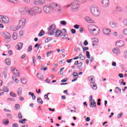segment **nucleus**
Returning a JSON list of instances; mask_svg holds the SVG:
<instances>
[{"label": "nucleus", "mask_w": 127, "mask_h": 127, "mask_svg": "<svg viewBox=\"0 0 127 127\" xmlns=\"http://www.w3.org/2000/svg\"><path fill=\"white\" fill-rule=\"evenodd\" d=\"M88 31L90 34L92 35H98V34H100V29H99V28L93 25L89 26Z\"/></svg>", "instance_id": "nucleus-1"}, {"label": "nucleus", "mask_w": 127, "mask_h": 127, "mask_svg": "<svg viewBox=\"0 0 127 127\" xmlns=\"http://www.w3.org/2000/svg\"><path fill=\"white\" fill-rule=\"evenodd\" d=\"M0 35L4 37L6 43L10 42V41L11 40V35H10V33L5 31H2L0 32Z\"/></svg>", "instance_id": "nucleus-2"}, {"label": "nucleus", "mask_w": 127, "mask_h": 127, "mask_svg": "<svg viewBox=\"0 0 127 127\" xmlns=\"http://www.w3.org/2000/svg\"><path fill=\"white\" fill-rule=\"evenodd\" d=\"M51 9L56 12H61V11H62V8L60 5L56 3H52L51 5Z\"/></svg>", "instance_id": "nucleus-3"}, {"label": "nucleus", "mask_w": 127, "mask_h": 127, "mask_svg": "<svg viewBox=\"0 0 127 127\" xmlns=\"http://www.w3.org/2000/svg\"><path fill=\"white\" fill-rule=\"evenodd\" d=\"M79 4H80L79 0H74L71 4L65 6V7H69V6H71V9H77V8H79Z\"/></svg>", "instance_id": "nucleus-4"}, {"label": "nucleus", "mask_w": 127, "mask_h": 127, "mask_svg": "<svg viewBox=\"0 0 127 127\" xmlns=\"http://www.w3.org/2000/svg\"><path fill=\"white\" fill-rule=\"evenodd\" d=\"M90 9L93 15L94 16H99L100 15V11H99V9L97 6L92 5L91 6Z\"/></svg>", "instance_id": "nucleus-5"}, {"label": "nucleus", "mask_w": 127, "mask_h": 127, "mask_svg": "<svg viewBox=\"0 0 127 127\" xmlns=\"http://www.w3.org/2000/svg\"><path fill=\"white\" fill-rule=\"evenodd\" d=\"M56 25H55L54 24H53L50 26L48 28V34L49 35H54V34H55V32H56Z\"/></svg>", "instance_id": "nucleus-6"}, {"label": "nucleus", "mask_w": 127, "mask_h": 127, "mask_svg": "<svg viewBox=\"0 0 127 127\" xmlns=\"http://www.w3.org/2000/svg\"><path fill=\"white\" fill-rule=\"evenodd\" d=\"M0 22L2 23H8L9 22V18L6 16L0 15Z\"/></svg>", "instance_id": "nucleus-7"}, {"label": "nucleus", "mask_w": 127, "mask_h": 127, "mask_svg": "<svg viewBox=\"0 0 127 127\" xmlns=\"http://www.w3.org/2000/svg\"><path fill=\"white\" fill-rule=\"evenodd\" d=\"M63 32H62L61 34V38L63 39H65L66 40H70V38L69 37H67V31H66V29H63Z\"/></svg>", "instance_id": "nucleus-8"}, {"label": "nucleus", "mask_w": 127, "mask_h": 127, "mask_svg": "<svg viewBox=\"0 0 127 127\" xmlns=\"http://www.w3.org/2000/svg\"><path fill=\"white\" fill-rule=\"evenodd\" d=\"M25 23H26V20L25 18H22L19 21V24L17 26L18 28H21V27H24L25 25Z\"/></svg>", "instance_id": "nucleus-9"}, {"label": "nucleus", "mask_w": 127, "mask_h": 127, "mask_svg": "<svg viewBox=\"0 0 127 127\" xmlns=\"http://www.w3.org/2000/svg\"><path fill=\"white\" fill-rule=\"evenodd\" d=\"M45 2H46V0H35L33 2L35 5H38L39 4L42 5L43 4H44Z\"/></svg>", "instance_id": "nucleus-10"}, {"label": "nucleus", "mask_w": 127, "mask_h": 127, "mask_svg": "<svg viewBox=\"0 0 127 127\" xmlns=\"http://www.w3.org/2000/svg\"><path fill=\"white\" fill-rule=\"evenodd\" d=\"M18 12L20 14H25L27 13V8H19L18 10Z\"/></svg>", "instance_id": "nucleus-11"}, {"label": "nucleus", "mask_w": 127, "mask_h": 127, "mask_svg": "<svg viewBox=\"0 0 127 127\" xmlns=\"http://www.w3.org/2000/svg\"><path fill=\"white\" fill-rule=\"evenodd\" d=\"M102 4L104 7H107L110 5V1L109 0H102Z\"/></svg>", "instance_id": "nucleus-12"}, {"label": "nucleus", "mask_w": 127, "mask_h": 127, "mask_svg": "<svg viewBox=\"0 0 127 127\" xmlns=\"http://www.w3.org/2000/svg\"><path fill=\"white\" fill-rule=\"evenodd\" d=\"M51 6H45L44 7V10L46 13H49L51 12Z\"/></svg>", "instance_id": "nucleus-13"}, {"label": "nucleus", "mask_w": 127, "mask_h": 127, "mask_svg": "<svg viewBox=\"0 0 127 127\" xmlns=\"http://www.w3.org/2000/svg\"><path fill=\"white\" fill-rule=\"evenodd\" d=\"M116 45L117 47H123L125 45V43L123 41H118L116 42Z\"/></svg>", "instance_id": "nucleus-14"}, {"label": "nucleus", "mask_w": 127, "mask_h": 127, "mask_svg": "<svg viewBox=\"0 0 127 127\" xmlns=\"http://www.w3.org/2000/svg\"><path fill=\"white\" fill-rule=\"evenodd\" d=\"M11 71L13 74H15V75H16V76H19V72H18V71L16 70V69L14 66H12L11 67Z\"/></svg>", "instance_id": "nucleus-15"}, {"label": "nucleus", "mask_w": 127, "mask_h": 127, "mask_svg": "<svg viewBox=\"0 0 127 127\" xmlns=\"http://www.w3.org/2000/svg\"><path fill=\"white\" fill-rule=\"evenodd\" d=\"M90 104L89 106L90 108H94V107H97V104L95 100H89Z\"/></svg>", "instance_id": "nucleus-16"}, {"label": "nucleus", "mask_w": 127, "mask_h": 127, "mask_svg": "<svg viewBox=\"0 0 127 127\" xmlns=\"http://www.w3.org/2000/svg\"><path fill=\"white\" fill-rule=\"evenodd\" d=\"M35 9V7L33 8H32L31 9L29 10V11L28 12V13H29V14H30V15H34V14H36Z\"/></svg>", "instance_id": "nucleus-17"}, {"label": "nucleus", "mask_w": 127, "mask_h": 127, "mask_svg": "<svg viewBox=\"0 0 127 127\" xmlns=\"http://www.w3.org/2000/svg\"><path fill=\"white\" fill-rule=\"evenodd\" d=\"M22 46H23L22 43H18L17 45H16L15 48L17 50H20L21 48H22Z\"/></svg>", "instance_id": "nucleus-18"}, {"label": "nucleus", "mask_w": 127, "mask_h": 127, "mask_svg": "<svg viewBox=\"0 0 127 127\" xmlns=\"http://www.w3.org/2000/svg\"><path fill=\"white\" fill-rule=\"evenodd\" d=\"M103 33L105 34V35H110V34H111V30H109V29H104Z\"/></svg>", "instance_id": "nucleus-19"}, {"label": "nucleus", "mask_w": 127, "mask_h": 127, "mask_svg": "<svg viewBox=\"0 0 127 127\" xmlns=\"http://www.w3.org/2000/svg\"><path fill=\"white\" fill-rule=\"evenodd\" d=\"M61 33H62V31L60 30H56V32L54 34L56 37H58L61 35Z\"/></svg>", "instance_id": "nucleus-20"}, {"label": "nucleus", "mask_w": 127, "mask_h": 127, "mask_svg": "<svg viewBox=\"0 0 127 127\" xmlns=\"http://www.w3.org/2000/svg\"><path fill=\"white\" fill-rule=\"evenodd\" d=\"M90 86L92 88V89H93V90H96L97 88V84H96V83L92 82L90 83Z\"/></svg>", "instance_id": "nucleus-21"}, {"label": "nucleus", "mask_w": 127, "mask_h": 127, "mask_svg": "<svg viewBox=\"0 0 127 127\" xmlns=\"http://www.w3.org/2000/svg\"><path fill=\"white\" fill-rule=\"evenodd\" d=\"M35 11L36 14V13H41L42 10L41 8L35 7Z\"/></svg>", "instance_id": "nucleus-22"}, {"label": "nucleus", "mask_w": 127, "mask_h": 127, "mask_svg": "<svg viewBox=\"0 0 127 127\" xmlns=\"http://www.w3.org/2000/svg\"><path fill=\"white\" fill-rule=\"evenodd\" d=\"M99 43V40L97 38H94V40L93 42L92 45L93 46H97Z\"/></svg>", "instance_id": "nucleus-23"}, {"label": "nucleus", "mask_w": 127, "mask_h": 127, "mask_svg": "<svg viewBox=\"0 0 127 127\" xmlns=\"http://www.w3.org/2000/svg\"><path fill=\"white\" fill-rule=\"evenodd\" d=\"M85 19L86 21H87V22H89V23H93V22H94V21H93L92 19H91V18H90L89 17H85Z\"/></svg>", "instance_id": "nucleus-24"}, {"label": "nucleus", "mask_w": 127, "mask_h": 127, "mask_svg": "<svg viewBox=\"0 0 127 127\" xmlns=\"http://www.w3.org/2000/svg\"><path fill=\"white\" fill-rule=\"evenodd\" d=\"M2 91L4 93H8L9 92V89H8V88L6 86H3L2 87Z\"/></svg>", "instance_id": "nucleus-25"}, {"label": "nucleus", "mask_w": 127, "mask_h": 127, "mask_svg": "<svg viewBox=\"0 0 127 127\" xmlns=\"http://www.w3.org/2000/svg\"><path fill=\"white\" fill-rule=\"evenodd\" d=\"M113 52L114 54H116L117 55L120 54V50L117 48H114L113 50Z\"/></svg>", "instance_id": "nucleus-26"}, {"label": "nucleus", "mask_w": 127, "mask_h": 127, "mask_svg": "<svg viewBox=\"0 0 127 127\" xmlns=\"http://www.w3.org/2000/svg\"><path fill=\"white\" fill-rule=\"evenodd\" d=\"M12 38H13V40H16L17 39V33L14 32L12 34Z\"/></svg>", "instance_id": "nucleus-27"}, {"label": "nucleus", "mask_w": 127, "mask_h": 127, "mask_svg": "<svg viewBox=\"0 0 127 127\" xmlns=\"http://www.w3.org/2000/svg\"><path fill=\"white\" fill-rule=\"evenodd\" d=\"M18 29H17V26H15V25H12L11 27H10V30H12L13 31H16L17 30H18Z\"/></svg>", "instance_id": "nucleus-28"}, {"label": "nucleus", "mask_w": 127, "mask_h": 127, "mask_svg": "<svg viewBox=\"0 0 127 127\" xmlns=\"http://www.w3.org/2000/svg\"><path fill=\"white\" fill-rule=\"evenodd\" d=\"M28 95H29V96H32V98L33 100H35V99H36V96H35V95H34V93H33L31 92H29L28 93Z\"/></svg>", "instance_id": "nucleus-29"}, {"label": "nucleus", "mask_w": 127, "mask_h": 127, "mask_svg": "<svg viewBox=\"0 0 127 127\" xmlns=\"http://www.w3.org/2000/svg\"><path fill=\"white\" fill-rule=\"evenodd\" d=\"M110 25L112 28H115V27H117V24L114 22H111Z\"/></svg>", "instance_id": "nucleus-30"}, {"label": "nucleus", "mask_w": 127, "mask_h": 127, "mask_svg": "<svg viewBox=\"0 0 127 127\" xmlns=\"http://www.w3.org/2000/svg\"><path fill=\"white\" fill-rule=\"evenodd\" d=\"M5 63H6V65H10L11 62H10V60H9V59H6L5 60Z\"/></svg>", "instance_id": "nucleus-31"}, {"label": "nucleus", "mask_w": 127, "mask_h": 127, "mask_svg": "<svg viewBox=\"0 0 127 127\" xmlns=\"http://www.w3.org/2000/svg\"><path fill=\"white\" fill-rule=\"evenodd\" d=\"M17 94L18 96H21V94H22V90L21 88H18L17 89Z\"/></svg>", "instance_id": "nucleus-32"}, {"label": "nucleus", "mask_w": 127, "mask_h": 127, "mask_svg": "<svg viewBox=\"0 0 127 127\" xmlns=\"http://www.w3.org/2000/svg\"><path fill=\"white\" fill-rule=\"evenodd\" d=\"M37 77H38V79H39L40 80H43V78L44 77H43L42 74H39V73H37Z\"/></svg>", "instance_id": "nucleus-33"}, {"label": "nucleus", "mask_w": 127, "mask_h": 127, "mask_svg": "<svg viewBox=\"0 0 127 127\" xmlns=\"http://www.w3.org/2000/svg\"><path fill=\"white\" fill-rule=\"evenodd\" d=\"M3 125H5V126H7V125L9 124V121L7 119L4 120L3 122Z\"/></svg>", "instance_id": "nucleus-34"}, {"label": "nucleus", "mask_w": 127, "mask_h": 127, "mask_svg": "<svg viewBox=\"0 0 127 127\" xmlns=\"http://www.w3.org/2000/svg\"><path fill=\"white\" fill-rule=\"evenodd\" d=\"M37 102L39 104H43V101H42V99L41 98H38Z\"/></svg>", "instance_id": "nucleus-35"}, {"label": "nucleus", "mask_w": 127, "mask_h": 127, "mask_svg": "<svg viewBox=\"0 0 127 127\" xmlns=\"http://www.w3.org/2000/svg\"><path fill=\"white\" fill-rule=\"evenodd\" d=\"M32 51V46H29L27 49V52H31Z\"/></svg>", "instance_id": "nucleus-36"}, {"label": "nucleus", "mask_w": 127, "mask_h": 127, "mask_svg": "<svg viewBox=\"0 0 127 127\" xmlns=\"http://www.w3.org/2000/svg\"><path fill=\"white\" fill-rule=\"evenodd\" d=\"M10 2H12L13 3H18V1L16 0H8Z\"/></svg>", "instance_id": "nucleus-37"}, {"label": "nucleus", "mask_w": 127, "mask_h": 127, "mask_svg": "<svg viewBox=\"0 0 127 127\" xmlns=\"http://www.w3.org/2000/svg\"><path fill=\"white\" fill-rule=\"evenodd\" d=\"M43 35H44V31L42 30L39 34V36H43Z\"/></svg>", "instance_id": "nucleus-38"}, {"label": "nucleus", "mask_w": 127, "mask_h": 127, "mask_svg": "<svg viewBox=\"0 0 127 127\" xmlns=\"http://www.w3.org/2000/svg\"><path fill=\"white\" fill-rule=\"evenodd\" d=\"M73 77H75L76 78H77L79 77V75L77 72H73Z\"/></svg>", "instance_id": "nucleus-39"}, {"label": "nucleus", "mask_w": 127, "mask_h": 127, "mask_svg": "<svg viewBox=\"0 0 127 127\" xmlns=\"http://www.w3.org/2000/svg\"><path fill=\"white\" fill-rule=\"evenodd\" d=\"M21 82H22L23 84H26V79L25 78L21 79Z\"/></svg>", "instance_id": "nucleus-40"}, {"label": "nucleus", "mask_w": 127, "mask_h": 127, "mask_svg": "<svg viewBox=\"0 0 127 127\" xmlns=\"http://www.w3.org/2000/svg\"><path fill=\"white\" fill-rule=\"evenodd\" d=\"M79 59L81 60H85V56L82 55H79Z\"/></svg>", "instance_id": "nucleus-41"}, {"label": "nucleus", "mask_w": 127, "mask_h": 127, "mask_svg": "<svg viewBox=\"0 0 127 127\" xmlns=\"http://www.w3.org/2000/svg\"><path fill=\"white\" fill-rule=\"evenodd\" d=\"M53 53V51H50V52L46 53L47 57H49V54H52Z\"/></svg>", "instance_id": "nucleus-42"}, {"label": "nucleus", "mask_w": 127, "mask_h": 127, "mask_svg": "<svg viewBox=\"0 0 127 127\" xmlns=\"http://www.w3.org/2000/svg\"><path fill=\"white\" fill-rule=\"evenodd\" d=\"M86 57H87L88 59H90V58L91 57V56H90V52H89V51H86Z\"/></svg>", "instance_id": "nucleus-43"}, {"label": "nucleus", "mask_w": 127, "mask_h": 127, "mask_svg": "<svg viewBox=\"0 0 127 127\" xmlns=\"http://www.w3.org/2000/svg\"><path fill=\"white\" fill-rule=\"evenodd\" d=\"M61 24H62V25H66V24H67V22H66V21L63 20L61 22Z\"/></svg>", "instance_id": "nucleus-44"}, {"label": "nucleus", "mask_w": 127, "mask_h": 127, "mask_svg": "<svg viewBox=\"0 0 127 127\" xmlns=\"http://www.w3.org/2000/svg\"><path fill=\"white\" fill-rule=\"evenodd\" d=\"M10 95L11 97H16V94L14 93L13 92L10 93Z\"/></svg>", "instance_id": "nucleus-45"}, {"label": "nucleus", "mask_w": 127, "mask_h": 127, "mask_svg": "<svg viewBox=\"0 0 127 127\" xmlns=\"http://www.w3.org/2000/svg\"><path fill=\"white\" fill-rule=\"evenodd\" d=\"M117 11H123V10L122 8H121L120 7H117Z\"/></svg>", "instance_id": "nucleus-46"}, {"label": "nucleus", "mask_w": 127, "mask_h": 127, "mask_svg": "<svg viewBox=\"0 0 127 127\" xmlns=\"http://www.w3.org/2000/svg\"><path fill=\"white\" fill-rule=\"evenodd\" d=\"M83 65V63L82 62H80L78 64V68H79V69H80V68H81L82 67Z\"/></svg>", "instance_id": "nucleus-47"}, {"label": "nucleus", "mask_w": 127, "mask_h": 127, "mask_svg": "<svg viewBox=\"0 0 127 127\" xmlns=\"http://www.w3.org/2000/svg\"><path fill=\"white\" fill-rule=\"evenodd\" d=\"M25 121H26V119H23L19 121V123L21 124H25Z\"/></svg>", "instance_id": "nucleus-48"}, {"label": "nucleus", "mask_w": 127, "mask_h": 127, "mask_svg": "<svg viewBox=\"0 0 127 127\" xmlns=\"http://www.w3.org/2000/svg\"><path fill=\"white\" fill-rule=\"evenodd\" d=\"M50 93H48L47 94H45L44 97L45 98H46L47 100H49V98H48V95H49Z\"/></svg>", "instance_id": "nucleus-49"}, {"label": "nucleus", "mask_w": 127, "mask_h": 127, "mask_svg": "<svg viewBox=\"0 0 127 127\" xmlns=\"http://www.w3.org/2000/svg\"><path fill=\"white\" fill-rule=\"evenodd\" d=\"M7 117H8V118H9V119H12V115L10 114H6Z\"/></svg>", "instance_id": "nucleus-50"}, {"label": "nucleus", "mask_w": 127, "mask_h": 127, "mask_svg": "<svg viewBox=\"0 0 127 127\" xmlns=\"http://www.w3.org/2000/svg\"><path fill=\"white\" fill-rule=\"evenodd\" d=\"M123 33L125 35H127V29H125L123 30Z\"/></svg>", "instance_id": "nucleus-51"}, {"label": "nucleus", "mask_w": 127, "mask_h": 127, "mask_svg": "<svg viewBox=\"0 0 127 127\" xmlns=\"http://www.w3.org/2000/svg\"><path fill=\"white\" fill-rule=\"evenodd\" d=\"M18 118H19V119H22V115H21V113L18 114Z\"/></svg>", "instance_id": "nucleus-52"}, {"label": "nucleus", "mask_w": 127, "mask_h": 127, "mask_svg": "<svg viewBox=\"0 0 127 127\" xmlns=\"http://www.w3.org/2000/svg\"><path fill=\"white\" fill-rule=\"evenodd\" d=\"M50 40H51V39H50V38H48L46 39L45 41L46 43H48V42L49 41H50Z\"/></svg>", "instance_id": "nucleus-53"}, {"label": "nucleus", "mask_w": 127, "mask_h": 127, "mask_svg": "<svg viewBox=\"0 0 127 127\" xmlns=\"http://www.w3.org/2000/svg\"><path fill=\"white\" fill-rule=\"evenodd\" d=\"M4 94V93L3 92V91L2 90V89H0V96H3V94Z\"/></svg>", "instance_id": "nucleus-54"}, {"label": "nucleus", "mask_w": 127, "mask_h": 127, "mask_svg": "<svg viewBox=\"0 0 127 127\" xmlns=\"http://www.w3.org/2000/svg\"><path fill=\"white\" fill-rule=\"evenodd\" d=\"M83 51H86L87 50H89V47H85L83 48Z\"/></svg>", "instance_id": "nucleus-55"}, {"label": "nucleus", "mask_w": 127, "mask_h": 127, "mask_svg": "<svg viewBox=\"0 0 127 127\" xmlns=\"http://www.w3.org/2000/svg\"><path fill=\"white\" fill-rule=\"evenodd\" d=\"M84 45H85V46H87V45H88V44H89V43H88V41L87 40H85L84 43H83Z\"/></svg>", "instance_id": "nucleus-56"}, {"label": "nucleus", "mask_w": 127, "mask_h": 127, "mask_svg": "<svg viewBox=\"0 0 127 127\" xmlns=\"http://www.w3.org/2000/svg\"><path fill=\"white\" fill-rule=\"evenodd\" d=\"M8 54H9V55H12L13 53H12V51L11 50H10L8 51Z\"/></svg>", "instance_id": "nucleus-57"}, {"label": "nucleus", "mask_w": 127, "mask_h": 127, "mask_svg": "<svg viewBox=\"0 0 127 127\" xmlns=\"http://www.w3.org/2000/svg\"><path fill=\"white\" fill-rule=\"evenodd\" d=\"M79 27H80V26H79L78 25H74V28H75V29H79Z\"/></svg>", "instance_id": "nucleus-58"}, {"label": "nucleus", "mask_w": 127, "mask_h": 127, "mask_svg": "<svg viewBox=\"0 0 127 127\" xmlns=\"http://www.w3.org/2000/svg\"><path fill=\"white\" fill-rule=\"evenodd\" d=\"M71 33H72V34H75V33H76V30L74 29H72L71 30Z\"/></svg>", "instance_id": "nucleus-59"}, {"label": "nucleus", "mask_w": 127, "mask_h": 127, "mask_svg": "<svg viewBox=\"0 0 127 127\" xmlns=\"http://www.w3.org/2000/svg\"><path fill=\"white\" fill-rule=\"evenodd\" d=\"M46 83H48V84H49L50 83V79L47 78L45 80Z\"/></svg>", "instance_id": "nucleus-60"}, {"label": "nucleus", "mask_w": 127, "mask_h": 127, "mask_svg": "<svg viewBox=\"0 0 127 127\" xmlns=\"http://www.w3.org/2000/svg\"><path fill=\"white\" fill-rule=\"evenodd\" d=\"M63 70H64V67H62L60 69V72L62 73V74H63Z\"/></svg>", "instance_id": "nucleus-61"}, {"label": "nucleus", "mask_w": 127, "mask_h": 127, "mask_svg": "<svg viewBox=\"0 0 127 127\" xmlns=\"http://www.w3.org/2000/svg\"><path fill=\"white\" fill-rule=\"evenodd\" d=\"M13 127H18V125L17 124H14L12 125Z\"/></svg>", "instance_id": "nucleus-62"}, {"label": "nucleus", "mask_w": 127, "mask_h": 127, "mask_svg": "<svg viewBox=\"0 0 127 127\" xmlns=\"http://www.w3.org/2000/svg\"><path fill=\"white\" fill-rule=\"evenodd\" d=\"M15 108H16V109H17V110H18V109H19V108H20V106L18 104H16Z\"/></svg>", "instance_id": "nucleus-63"}, {"label": "nucleus", "mask_w": 127, "mask_h": 127, "mask_svg": "<svg viewBox=\"0 0 127 127\" xmlns=\"http://www.w3.org/2000/svg\"><path fill=\"white\" fill-rule=\"evenodd\" d=\"M88 79H89V80H90V81H93V76H89V77H88Z\"/></svg>", "instance_id": "nucleus-64"}]
</instances>
